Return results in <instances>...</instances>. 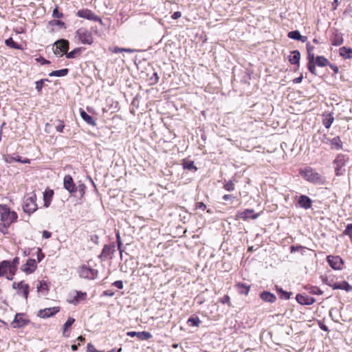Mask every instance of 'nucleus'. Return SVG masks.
Instances as JSON below:
<instances>
[{"instance_id":"nucleus-1","label":"nucleus","mask_w":352,"mask_h":352,"mask_svg":"<svg viewBox=\"0 0 352 352\" xmlns=\"http://www.w3.org/2000/svg\"><path fill=\"white\" fill-rule=\"evenodd\" d=\"M18 218L14 211H11L6 205H0V230L6 234L8 228Z\"/></svg>"},{"instance_id":"nucleus-2","label":"nucleus","mask_w":352,"mask_h":352,"mask_svg":"<svg viewBox=\"0 0 352 352\" xmlns=\"http://www.w3.org/2000/svg\"><path fill=\"white\" fill-rule=\"evenodd\" d=\"M300 175L308 182L323 185L325 184V178L319 173L311 167H305L300 170Z\"/></svg>"},{"instance_id":"nucleus-3","label":"nucleus","mask_w":352,"mask_h":352,"mask_svg":"<svg viewBox=\"0 0 352 352\" xmlns=\"http://www.w3.org/2000/svg\"><path fill=\"white\" fill-rule=\"evenodd\" d=\"M19 264V258L18 257H15L12 261H2L0 263V276H3V275L6 274L8 270L10 275L7 276V279L12 280Z\"/></svg>"},{"instance_id":"nucleus-4","label":"nucleus","mask_w":352,"mask_h":352,"mask_svg":"<svg viewBox=\"0 0 352 352\" xmlns=\"http://www.w3.org/2000/svg\"><path fill=\"white\" fill-rule=\"evenodd\" d=\"M23 211L26 213H33L37 210V204L36 203V195L32 194L30 196L25 197L23 205Z\"/></svg>"},{"instance_id":"nucleus-5","label":"nucleus","mask_w":352,"mask_h":352,"mask_svg":"<svg viewBox=\"0 0 352 352\" xmlns=\"http://www.w3.org/2000/svg\"><path fill=\"white\" fill-rule=\"evenodd\" d=\"M76 36L83 44L91 45L94 41L91 32L86 28L78 29Z\"/></svg>"},{"instance_id":"nucleus-6","label":"nucleus","mask_w":352,"mask_h":352,"mask_svg":"<svg viewBox=\"0 0 352 352\" xmlns=\"http://www.w3.org/2000/svg\"><path fill=\"white\" fill-rule=\"evenodd\" d=\"M329 265L335 270H340L343 267L344 261L339 256L329 255L327 257Z\"/></svg>"},{"instance_id":"nucleus-7","label":"nucleus","mask_w":352,"mask_h":352,"mask_svg":"<svg viewBox=\"0 0 352 352\" xmlns=\"http://www.w3.org/2000/svg\"><path fill=\"white\" fill-rule=\"evenodd\" d=\"M97 270L85 265L82 266L79 270L80 276L84 278L94 279L97 276Z\"/></svg>"},{"instance_id":"nucleus-8","label":"nucleus","mask_w":352,"mask_h":352,"mask_svg":"<svg viewBox=\"0 0 352 352\" xmlns=\"http://www.w3.org/2000/svg\"><path fill=\"white\" fill-rule=\"evenodd\" d=\"M77 16L94 21H101L99 16L96 15L91 10L87 9L78 10Z\"/></svg>"},{"instance_id":"nucleus-9","label":"nucleus","mask_w":352,"mask_h":352,"mask_svg":"<svg viewBox=\"0 0 352 352\" xmlns=\"http://www.w3.org/2000/svg\"><path fill=\"white\" fill-rule=\"evenodd\" d=\"M55 46L54 53L62 56L69 49V42L66 40H59L55 43Z\"/></svg>"},{"instance_id":"nucleus-10","label":"nucleus","mask_w":352,"mask_h":352,"mask_svg":"<svg viewBox=\"0 0 352 352\" xmlns=\"http://www.w3.org/2000/svg\"><path fill=\"white\" fill-rule=\"evenodd\" d=\"M58 311H59V307H58L45 308L43 309H41L38 311V316L43 318H49V317L54 316Z\"/></svg>"},{"instance_id":"nucleus-11","label":"nucleus","mask_w":352,"mask_h":352,"mask_svg":"<svg viewBox=\"0 0 352 352\" xmlns=\"http://www.w3.org/2000/svg\"><path fill=\"white\" fill-rule=\"evenodd\" d=\"M14 289H18L21 293L23 294L25 298H28L29 294V286L28 284H25L23 281L19 283L14 282L12 284Z\"/></svg>"},{"instance_id":"nucleus-12","label":"nucleus","mask_w":352,"mask_h":352,"mask_svg":"<svg viewBox=\"0 0 352 352\" xmlns=\"http://www.w3.org/2000/svg\"><path fill=\"white\" fill-rule=\"evenodd\" d=\"M296 299L300 304L306 305H311L316 301L314 298L300 294L296 295Z\"/></svg>"},{"instance_id":"nucleus-13","label":"nucleus","mask_w":352,"mask_h":352,"mask_svg":"<svg viewBox=\"0 0 352 352\" xmlns=\"http://www.w3.org/2000/svg\"><path fill=\"white\" fill-rule=\"evenodd\" d=\"M126 335L130 337H134L137 336L138 339L142 340H148L152 337V335L151 333L147 331H140V332H136V331H129L126 333Z\"/></svg>"},{"instance_id":"nucleus-14","label":"nucleus","mask_w":352,"mask_h":352,"mask_svg":"<svg viewBox=\"0 0 352 352\" xmlns=\"http://www.w3.org/2000/svg\"><path fill=\"white\" fill-rule=\"evenodd\" d=\"M36 268V262L34 259H28L22 266V270L27 274L33 272Z\"/></svg>"},{"instance_id":"nucleus-15","label":"nucleus","mask_w":352,"mask_h":352,"mask_svg":"<svg viewBox=\"0 0 352 352\" xmlns=\"http://www.w3.org/2000/svg\"><path fill=\"white\" fill-rule=\"evenodd\" d=\"M63 184L65 188L67 189L69 192H75L76 190L75 184L73 182V179L69 175L65 176Z\"/></svg>"},{"instance_id":"nucleus-16","label":"nucleus","mask_w":352,"mask_h":352,"mask_svg":"<svg viewBox=\"0 0 352 352\" xmlns=\"http://www.w3.org/2000/svg\"><path fill=\"white\" fill-rule=\"evenodd\" d=\"M28 322V321L23 318L22 314H16L11 324L14 328H20L27 324Z\"/></svg>"},{"instance_id":"nucleus-17","label":"nucleus","mask_w":352,"mask_h":352,"mask_svg":"<svg viewBox=\"0 0 352 352\" xmlns=\"http://www.w3.org/2000/svg\"><path fill=\"white\" fill-rule=\"evenodd\" d=\"M333 289H342L346 292L352 291V286L349 285L346 281H342V283H337L333 285H329Z\"/></svg>"},{"instance_id":"nucleus-18","label":"nucleus","mask_w":352,"mask_h":352,"mask_svg":"<svg viewBox=\"0 0 352 352\" xmlns=\"http://www.w3.org/2000/svg\"><path fill=\"white\" fill-rule=\"evenodd\" d=\"M298 204L301 208L308 209L311 206V200L306 195H301L299 197Z\"/></svg>"},{"instance_id":"nucleus-19","label":"nucleus","mask_w":352,"mask_h":352,"mask_svg":"<svg viewBox=\"0 0 352 352\" xmlns=\"http://www.w3.org/2000/svg\"><path fill=\"white\" fill-rule=\"evenodd\" d=\"M288 37L292 39L300 41L305 43L307 40V36H302L298 30L291 31L288 33Z\"/></svg>"},{"instance_id":"nucleus-20","label":"nucleus","mask_w":352,"mask_h":352,"mask_svg":"<svg viewBox=\"0 0 352 352\" xmlns=\"http://www.w3.org/2000/svg\"><path fill=\"white\" fill-rule=\"evenodd\" d=\"M261 298L267 302H274L276 300V297L274 294L269 292H263L260 295Z\"/></svg>"},{"instance_id":"nucleus-21","label":"nucleus","mask_w":352,"mask_h":352,"mask_svg":"<svg viewBox=\"0 0 352 352\" xmlns=\"http://www.w3.org/2000/svg\"><path fill=\"white\" fill-rule=\"evenodd\" d=\"M288 58L291 64L298 65L300 58V53L298 50H294L291 52V54L289 56Z\"/></svg>"},{"instance_id":"nucleus-22","label":"nucleus","mask_w":352,"mask_h":352,"mask_svg":"<svg viewBox=\"0 0 352 352\" xmlns=\"http://www.w3.org/2000/svg\"><path fill=\"white\" fill-rule=\"evenodd\" d=\"M313 140L314 142L320 141L322 143L329 144L331 139L327 138L326 134L317 133L314 135Z\"/></svg>"},{"instance_id":"nucleus-23","label":"nucleus","mask_w":352,"mask_h":352,"mask_svg":"<svg viewBox=\"0 0 352 352\" xmlns=\"http://www.w3.org/2000/svg\"><path fill=\"white\" fill-rule=\"evenodd\" d=\"M115 252V246L110 245H105L102 249L100 256H104L107 258L111 256Z\"/></svg>"},{"instance_id":"nucleus-24","label":"nucleus","mask_w":352,"mask_h":352,"mask_svg":"<svg viewBox=\"0 0 352 352\" xmlns=\"http://www.w3.org/2000/svg\"><path fill=\"white\" fill-rule=\"evenodd\" d=\"M340 55L345 58H352V49L346 47H342L340 48Z\"/></svg>"},{"instance_id":"nucleus-25","label":"nucleus","mask_w":352,"mask_h":352,"mask_svg":"<svg viewBox=\"0 0 352 352\" xmlns=\"http://www.w3.org/2000/svg\"><path fill=\"white\" fill-rule=\"evenodd\" d=\"M329 144H331L332 149L339 150L342 148V142L339 137L331 139Z\"/></svg>"},{"instance_id":"nucleus-26","label":"nucleus","mask_w":352,"mask_h":352,"mask_svg":"<svg viewBox=\"0 0 352 352\" xmlns=\"http://www.w3.org/2000/svg\"><path fill=\"white\" fill-rule=\"evenodd\" d=\"M80 116L87 124L92 126L96 125V122L94 118L91 116L88 115L85 111H80Z\"/></svg>"},{"instance_id":"nucleus-27","label":"nucleus","mask_w":352,"mask_h":352,"mask_svg":"<svg viewBox=\"0 0 352 352\" xmlns=\"http://www.w3.org/2000/svg\"><path fill=\"white\" fill-rule=\"evenodd\" d=\"M254 212V210H245V211H243V212H241L240 214H239V218L241 219H247L248 218H252V219H256L258 217V214H254V215H252V214Z\"/></svg>"},{"instance_id":"nucleus-28","label":"nucleus","mask_w":352,"mask_h":352,"mask_svg":"<svg viewBox=\"0 0 352 352\" xmlns=\"http://www.w3.org/2000/svg\"><path fill=\"white\" fill-rule=\"evenodd\" d=\"M75 320L73 318H69L65 322V323L63 325V335L64 337H68L69 333L67 331V329L70 327L73 323L74 322Z\"/></svg>"},{"instance_id":"nucleus-29","label":"nucleus","mask_w":352,"mask_h":352,"mask_svg":"<svg viewBox=\"0 0 352 352\" xmlns=\"http://www.w3.org/2000/svg\"><path fill=\"white\" fill-rule=\"evenodd\" d=\"M316 65L318 67H324L330 65V62L324 56H318L316 58Z\"/></svg>"},{"instance_id":"nucleus-30","label":"nucleus","mask_w":352,"mask_h":352,"mask_svg":"<svg viewBox=\"0 0 352 352\" xmlns=\"http://www.w3.org/2000/svg\"><path fill=\"white\" fill-rule=\"evenodd\" d=\"M68 69H62L60 70H55L51 72L49 76H65L68 74Z\"/></svg>"},{"instance_id":"nucleus-31","label":"nucleus","mask_w":352,"mask_h":352,"mask_svg":"<svg viewBox=\"0 0 352 352\" xmlns=\"http://www.w3.org/2000/svg\"><path fill=\"white\" fill-rule=\"evenodd\" d=\"M175 44L173 42L166 43L164 47V50L167 54L172 55L173 58H175L174 54Z\"/></svg>"},{"instance_id":"nucleus-32","label":"nucleus","mask_w":352,"mask_h":352,"mask_svg":"<svg viewBox=\"0 0 352 352\" xmlns=\"http://www.w3.org/2000/svg\"><path fill=\"white\" fill-rule=\"evenodd\" d=\"M236 287L238 288L239 292L241 294H245L247 295L249 292L250 287L247 286L243 283H238L236 285Z\"/></svg>"},{"instance_id":"nucleus-33","label":"nucleus","mask_w":352,"mask_h":352,"mask_svg":"<svg viewBox=\"0 0 352 352\" xmlns=\"http://www.w3.org/2000/svg\"><path fill=\"white\" fill-rule=\"evenodd\" d=\"M334 164H336V166H340L342 167L345 164V160L344 156L342 155H338L335 160Z\"/></svg>"},{"instance_id":"nucleus-34","label":"nucleus","mask_w":352,"mask_h":352,"mask_svg":"<svg viewBox=\"0 0 352 352\" xmlns=\"http://www.w3.org/2000/svg\"><path fill=\"white\" fill-rule=\"evenodd\" d=\"M276 291L280 294V298L288 300L290 298L292 293L284 291L282 288L276 287Z\"/></svg>"},{"instance_id":"nucleus-35","label":"nucleus","mask_w":352,"mask_h":352,"mask_svg":"<svg viewBox=\"0 0 352 352\" xmlns=\"http://www.w3.org/2000/svg\"><path fill=\"white\" fill-rule=\"evenodd\" d=\"M333 117L331 115V114H329L326 118H324L323 119V124L324 126L327 128V129H329L331 125L332 124L333 122Z\"/></svg>"},{"instance_id":"nucleus-36","label":"nucleus","mask_w":352,"mask_h":352,"mask_svg":"<svg viewBox=\"0 0 352 352\" xmlns=\"http://www.w3.org/2000/svg\"><path fill=\"white\" fill-rule=\"evenodd\" d=\"M183 167L184 169L188 170H196L197 168L194 166V162L191 160H185L183 161Z\"/></svg>"},{"instance_id":"nucleus-37","label":"nucleus","mask_w":352,"mask_h":352,"mask_svg":"<svg viewBox=\"0 0 352 352\" xmlns=\"http://www.w3.org/2000/svg\"><path fill=\"white\" fill-rule=\"evenodd\" d=\"M6 45L13 49H21V47L19 44L16 43L12 38H9L5 41Z\"/></svg>"},{"instance_id":"nucleus-38","label":"nucleus","mask_w":352,"mask_h":352,"mask_svg":"<svg viewBox=\"0 0 352 352\" xmlns=\"http://www.w3.org/2000/svg\"><path fill=\"white\" fill-rule=\"evenodd\" d=\"M189 326L197 327L200 323V320L198 318H190L187 321Z\"/></svg>"},{"instance_id":"nucleus-39","label":"nucleus","mask_w":352,"mask_h":352,"mask_svg":"<svg viewBox=\"0 0 352 352\" xmlns=\"http://www.w3.org/2000/svg\"><path fill=\"white\" fill-rule=\"evenodd\" d=\"M87 294L82 292H76V295L74 297V300L76 302H79L80 300H83L86 298Z\"/></svg>"},{"instance_id":"nucleus-40","label":"nucleus","mask_w":352,"mask_h":352,"mask_svg":"<svg viewBox=\"0 0 352 352\" xmlns=\"http://www.w3.org/2000/svg\"><path fill=\"white\" fill-rule=\"evenodd\" d=\"M223 188L227 191H233L234 190V184L232 180H230L224 184Z\"/></svg>"},{"instance_id":"nucleus-41","label":"nucleus","mask_w":352,"mask_h":352,"mask_svg":"<svg viewBox=\"0 0 352 352\" xmlns=\"http://www.w3.org/2000/svg\"><path fill=\"white\" fill-rule=\"evenodd\" d=\"M80 53V50L78 48H76L72 52L66 54V57L67 58H74L76 57V54H78Z\"/></svg>"},{"instance_id":"nucleus-42","label":"nucleus","mask_w":352,"mask_h":352,"mask_svg":"<svg viewBox=\"0 0 352 352\" xmlns=\"http://www.w3.org/2000/svg\"><path fill=\"white\" fill-rule=\"evenodd\" d=\"M344 234L349 236L352 240V224H348L344 231Z\"/></svg>"},{"instance_id":"nucleus-43","label":"nucleus","mask_w":352,"mask_h":352,"mask_svg":"<svg viewBox=\"0 0 352 352\" xmlns=\"http://www.w3.org/2000/svg\"><path fill=\"white\" fill-rule=\"evenodd\" d=\"M307 67H308L309 71L312 74H314L315 76L317 75L316 69V63H308Z\"/></svg>"},{"instance_id":"nucleus-44","label":"nucleus","mask_w":352,"mask_h":352,"mask_svg":"<svg viewBox=\"0 0 352 352\" xmlns=\"http://www.w3.org/2000/svg\"><path fill=\"white\" fill-rule=\"evenodd\" d=\"M37 289L38 291L47 290V285L46 282L44 280L40 281L38 285H37Z\"/></svg>"},{"instance_id":"nucleus-45","label":"nucleus","mask_w":352,"mask_h":352,"mask_svg":"<svg viewBox=\"0 0 352 352\" xmlns=\"http://www.w3.org/2000/svg\"><path fill=\"white\" fill-rule=\"evenodd\" d=\"M58 124L56 126V129L58 132H63L65 124L62 120H57Z\"/></svg>"},{"instance_id":"nucleus-46","label":"nucleus","mask_w":352,"mask_h":352,"mask_svg":"<svg viewBox=\"0 0 352 352\" xmlns=\"http://www.w3.org/2000/svg\"><path fill=\"white\" fill-rule=\"evenodd\" d=\"M52 16L54 18H61L63 16V13L62 12H60L58 11V8L56 7V8L54 9L53 10V13H52Z\"/></svg>"},{"instance_id":"nucleus-47","label":"nucleus","mask_w":352,"mask_h":352,"mask_svg":"<svg viewBox=\"0 0 352 352\" xmlns=\"http://www.w3.org/2000/svg\"><path fill=\"white\" fill-rule=\"evenodd\" d=\"M45 80H38V81H36L35 82L36 84V89L39 92L41 91L42 89V87H43V82Z\"/></svg>"},{"instance_id":"nucleus-48","label":"nucleus","mask_w":352,"mask_h":352,"mask_svg":"<svg viewBox=\"0 0 352 352\" xmlns=\"http://www.w3.org/2000/svg\"><path fill=\"white\" fill-rule=\"evenodd\" d=\"M116 239H117V242H118V250H120V256H122V251L121 250L122 242H121L120 236L119 232H118L116 234Z\"/></svg>"},{"instance_id":"nucleus-49","label":"nucleus","mask_w":352,"mask_h":352,"mask_svg":"<svg viewBox=\"0 0 352 352\" xmlns=\"http://www.w3.org/2000/svg\"><path fill=\"white\" fill-rule=\"evenodd\" d=\"M311 293L316 295H321L322 294V292L320 288L317 287H314L311 289Z\"/></svg>"},{"instance_id":"nucleus-50","label":"nucleus","mask_w":352,"mask_h":352,"mask_svg":"<svg viewBox=\"0 0 352 352\" xmlns=\"http://www.w3.org/2000/svg\"><path fill=\"white\" fill-rule=\"evenodd\" d=\"M196 208L201 210H205L206 206L203 202H197L196 204Z\"/></svg>"},{"instance_id":"nucleus-51","label":"nucleus","mask_w":352,"mask_h":352,"mask_svg":"<svg viewBox=\"0 0 352 352\" xmlns=\"http://www.w3.org/2000/svg\"><path fill=\"white\" fill-rule=\"evenodd\" d=\"M308 63H314V54L313 52L307 53Z\"/></svg>"},{"instance_id":"nucleus-52","label":"nucleus","mask_w":352,"mask_h":352,"mask_svg":"<svg viewBox=\"0 0 352 352\" xmlns=\"http://www.w3.org/2000/svg\"><path fill=\"white\" fill-rule=\"evenodd\" d=\"M342 43V38H336L332 41V44L333 45H336V46L341 45Z\"/></svg>"},{"instance_id":"nucleus-53","label":"nucleus","mask_w":352,"mask_h":352,"mask_svg":"<svg viewBox=\"0 0 352 352\" xmlns=\"http://www.w3.org/2000/svg\"><path fill=\"white\" fill-rule=\"evenodd\" d=\"M87 351L88 352H96L98 350L95 348V346L91 344V343H89L87 344Z\"/></svg>"},{"instance_id":"nucleus-54","label":"nucleus","mask_w":352,"mask_h":352,"mask_svg":"<svg viewBox=\"0 0 352 352\" xmlns=\"http://www.w3.org/2000/svg\"><path fill=\"white\" fill-rule=\"evenodd\" d=\"M113 285L118 289L123 288V283L122 280H116L113 283Z\"/></svg>"},{"instance_id":"nucleus-55","label":"nucleus","mask_w":352,"mask_h":352,"mask_svg":"<svg viewBox=\"0 0 352 352\" xmlns=\"http://www.w3.org/2000/svg\"><path fill=\"white\" fill-rule=\"evenodd\" d=\"M342 167H340V166H336L335 171H336V175H341L343 174V173L342 171Z\"/></svg>"},{"instance_id":"nucleus-56","label":"nucleus","mask_w":352,"mask_h":352,"mask_svg":"<svg viewBox=\"0 0 352 352\" xmlns=\"http://www.w3.org/2000/svg\"><path fill=\"white\" fill-rule=\"evenodd\" d=\"M51 232H48V231H46V230H44L43 232V237L45 238V239H49L51 237Z\"/></svg>"},{"instance_id":"nucleus-57","label":"nucleus","mask_w":352,"mask_h":352,"mask_svg":"<svg viewBox=\"0 0 352 352\" xmlns=\"http://www.w3.org/2000/svg\"><path fill=\"white\" fill-rule=\"evenodd\" d=\"M43 197H44V201H45V207H48L50 203H49V201L47 200V192H44Z\"/></svg>"},{"instance_id":"nucleus-58","label":"nucleus","mask_w":352,"mask_h":352,"mask_svg":"<svg viewBox=\"0 0 352 352\" xmlns=\"http://www.w3.org/2000/svg\"><path fill=\"white\" fill-rule=\"evenodd\" d=\"M221 302L223 304L230 302V297L228 296H225L221 300Z\"/></svg>"},{"instance_id":"nucleus-59","label":"nucleus","mask_w":352,"mask_h":352,"mask_svg":"<svg viewBox=\"0 0 352 352\" xmlns=\"http://www.w3.org/2000/svg\"><path fill=\"white\" fill-rule=\"evenodd\" d=\"M306 47H307V53L312 52V51L314 50V47L311 46L309 43H307Z\"/></svg>"},{"instance_id":"nucleus-60","label":"nucleus","mask_w":352,"mask_h":352,"mask_svg":"<svg viewBox=\"0 0 352 352\" xmlns=\"http://www.w3.org/2000/svg\"><path fill=\"white\" fill-rule=\"evenodd\" d=\"M334 72L335 74H337L338 72V67L336 65H332L330 63V65H328Z\"/></svg>"},{"instance_id":"nucleus-61","label":"nucleus","mask_w":352,"mask_h":352,"mask_svg":"<svg viewBox=\"0 0 352 352\" xmlns=\"http://www.w3.org/2000/svg\"><path fill=\"white\" fill-rule=\"evenodd\" d=\"M232 198H234V197L232 195H225L223 196V199L225 201L232 199Z\"/></svg>"},{"instance_id":"nucleus-62","label":"nucleus","mask_w":352,"mask_h":352,"mask_svg":"<svg viewBox=\"0 0 352 352\" xmlns=\"http://www.w3.org/2000/svg\"><path fill=\"white\" fill-rule=\"evenodd\" d=\"M37 258L39 262L44 258V254L41 252V249H38V254Z\"/></svg>"},{"instance_id":"nucleus-63","label":"nucleus","mask_w":352,"mask_h":352,"mask_svg":"<svg viewBox=\"0 0 352 352\" xmlns=\"http://www.w3.org/2000/svg\"><path fill=\"white\" fill-rule=\"evenodd\" d=\"M340 1L338 0H334L332 3L333 9L336 10L339 5Z\"/></svg>"},{"instance_id":"nucleus-64","label":"nucleus","mask_w":352,"mask_h":352,"mask_svg":"<svg viewBox=\"0 0 352 352\" xmlns=\"http://www.w3.org/2000/svg\"><path fill=\"white\" fill-rule=\"evenodd\" d=\"M113 52L114 53H120V52H123V48H120V47H116L113 48Z\"/></svg>"}]
</instances>
